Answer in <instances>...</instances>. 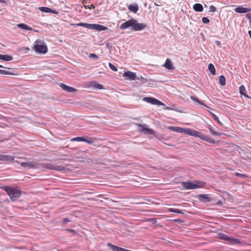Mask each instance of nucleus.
<instances>
[{"label": "nucleus", "mask_w": 251, "mask_h": 251, "mask_svg": "<svg viewBox=\"0 0 251 251\" xmlns=\"http://www.w3.org/2000/svg\"><path fill=\"white\" fill-rule=\"evenodd\" d=\"M147 25L144 23H139L138 21L134 18L126 21L120 25L121 29H125L131 27L133 31H140L147 27Z\"/></svg>", "instance_id": "obj_1"}, {"label": "nucleus", "mask_w": 251, "mask_h": 251, "mask_svg": "<svg viewBox=\"0 0 251 251\" xmlns=\"http://www.w3.org/2000/svg\"><path fill=\"white\" fill-rule=\"evenodd\" d=\"M2 188L7 192L12 201H16L20 197L22 194V191L21 190L14 189L9 186H4Z\"/></svg>", "instance_id": "obj_2"}, {"label": "nucleus", "mask_w": 251, "mask_h": 251, "mask_svg": "<svg viewBox=\"0 0 251 251\" xmlns=\"http://www.w3.org/2000/svg\"><path fill=\"white\" fill-rule=\"evenodd\" d=\"M75 25L83 26L88 29H93L99 31L105 30L108 29V28L105 26L96 24H87L84 23H79L75 24Z\"/></svg>", "instance_id": "obj_3"}, {"label": "nucleus", "mask_w": 251, "mask_h": 251, "mask_svg": "<svg viewBox=\"0 0 251 251\" xmlns=\"http://www.w3.org/2000/svg\"><path fill=\"white\" fill-rule=\"evenodd\" d=\"M33 49L36 53L39 54H45L48 50L46 45H44L41 40L38 39L35 42Z\"/></svg>", "instance_id": "obj_4"}, {"label": "nucleus", "mask_w": 251, "mask_h": 251, "mask_svg": "<svg viewBox=\"0 0 251 251\" xmlns=\"http://www.w3.org/2000/svg\"><path fill=\"white\" fill-rule=\"evenodd\" d=\"M204 184V182L201 181L197 182L196 183H194L191 181L183 182L182 183V187L186 189H194L199 188H201Z\"/></svg>", "instance_id": "obj_5"}, {"label": "nucleus", "mask_w": 251, "mask_h": 251, "mask_svg": "<svg viewBox=\"0 0 251 251\" xmlns=\"http://www.w3.org/2000/svg\"><path fill=\"white\" fill-rule=\"evenodd\" d=\"M43 168L50 170H54L58 172H63L66 170V167L62 165H57L55 164L44 163Z\"/></svg>", "instance_id": "obj_6"}, {"label": "nucleus", "mask_w": 251, "mask_h": 251, "mask_svg": "<svg viewBox=\"0 0 251 251\" xmlns=\"http://www.w3.org/2000/svg\"><path fill=\"white\" fill-rule=\"evenodd\" d=\"M220 238L225 241H228L231 244H233L234 245H239L241 243L240 239L233 238L230 236H228L226 234L224 233L220 234L219 235Z\"/></svg>", "instance_id": "obj_7"}, {"label": "nucleus", "mask_w": 251, "mask_h": 251, "mask_svg": "<svg viewBox=\"0 0 251 251\" xmlns=\"http://www.w3.org/2000/svg\"><path fill=\"white\" fill-rule=\"evenodd\" d=\"M137 126L138 127V131L140 132H143L146 134H150L154 135L155 131L151 128H147L145 126L146 125H143L141 124H136Z\"/></svg>", "instance_id": "obj_8"}, {"label": "nucleus", "mask_w": 251, "mask_h": 251, "mask_svg": "<svg viewBox=\"0 0 251 251\" xmlns=\"http://www.w3.org/2000/svg\"><path fill=\"white\" fill-rule=\"evenodd\" d=\"M21 166L22 167L29 169H37L39 167V164L34 161L21 162Z\"/></svg>", "instance_id": "obj_9"}, {"label": "nucleus", "mask_w": 251, "mask_h": 251, "mask_svg": "<svg viewBox=\"0 0 251 251\" xmlns=\"http://www.w3.org/2000/svg\"><path fill=\"white\" fill-rule=\"evenodd\" d=\"M143 100L152 104H156L157 105H165V104L162 102L152 97H144L143 98Z\"/></svg>", "instance_id": "obj_10"}, {"label": "nucleus", "mask_w": 251, "mask_h": 251, "mask_svg": "<svg viewBox=\"0 0 251 251\" xmlns=\"http://www.w3.org/2000/svg\"><path fill=\"white\" fill-rule=\"evenodd\" d=\"M59 86L64 91L70 92V93H74L76 92L77 90L75 88L68 86L66 85L64 83H61L59 84Z\"/></svg>", "instance_id": "obj_11"}, {"label": "nucleus", "mask_w": 251, "mask_h": 251, "mask_svg": "<svg viewBox=\"0 0 251 251\" xmlns=\"http://www.w3.org/2000/svg\"><path fill=\"white\" fill-rule=\"evenodd\" d=\"M198 199L203 202L212 201V199L210 198L208 194H200L198 196Z\"/></svg>", "instance_id": "obj_12"}, {"label": "nucleus", "mask_w": 251, "mask_h": 251, "mask_svg": "<svg viewBox=\"0 0 251 251\" xmlns=\"http://www.w3.org/2000/svg\"><path fill=\"white\" fill-rule=\"evenodd\" d=\"M123 76L127 77L131 80H136L137 78L136 73L130 71L125 72L123 74Z\"/></svg>", "instance_id": "obj_13"}, {"label": "nucleus", "mask_w": 251, "mask_h": 251, "mask_svg": "<svg viewBox=\"0 0 251 251\" xmlns=\"http://www.w3.org/2000/svg\"><path fill=\"white\" fill-rule=\"evenodd\" d=\"M234 11L238 13H245L251 11V8L238 6L234 9Z\"/></svg>", "instance_id": "obj_14"}, {"label": "nucleus", "mask_w": 251, "mask_h": 251, "mask_svg": "<svg viewBox=\"0 0 251 251\" xmlns=\"http://www.w3.org/2000/svg\"><path fill=\"white\" fill-rule=\"evenodd\" d=\"M107 246L109 247L112 251H128V250L112 245L111 243H108Z\"/></svg>", "instance_id": "obj_15"}, {"label": "nucleus", "mask_w": 251, "mask_h": 251, "mask_svg": "<svg viewBox=\"0 0 251 251\" xmlns=\"http://www.w3.org/2000/svg\"><path fill=\"white\" fill-rule=\"evenodd\" d=\"M14 157L9 155L0 154V161H5L11 162L14 161Z\"/></svg>", "instance_id": "obj_16"}, {"label": "nucleus", "mask_w": 251, "mask_h": 251, "mask_svg": "<svg viewBox=\"0 0 251 251\" xmlns=\"http://www.w3.org/2000/svg\"><path fill=\"white\" fill-rule=\"evenodd\" d=\"M163 66L169 70H172L174 69L171 60L168 58L166 59V62Z\"/></svg>", "instance_id": "obj_17"}, {"label": "nucleus", "mask_w": 251, "mask_h": 251, "mask_svg": "<svg viewBox=\"0 0 251 251\" xmlns=\"http://www.w3.org/2000/svg\"><path fill=\"white\" fill-rule=\"evenodd\" d=\"M246 91L245 87L244 85H242L239 87V93L241 95L244 96L247 98L251 99V97L247 95L245 92Z\"/></svg>", "instance_id": "obj_18"}, {"label": "nucleus", "mask_w": 251, "mask_h": 251, "mask_svg": "<svg viewBox=\"0 0 251 251\" xmlns=\"http://www.w3.org/2000/svg\"><path fill=\"white\" fill-rule=\"evenodd\" d=\"M0 59L5 61H10L13 60V57L10 55L0 54Z\"/></svg>", "instance_id": "obj_19"}, {"label": "nucleus", "mask_w": 251, "mask_h": 251, "mask_svg": "<svg viewBox=\"0 0 251 251\" xmlns=\"http://www.w3.org/2000/svg\"><path fill=\"white\" fill-rule=\"evenodd\" d=\"M168 128L173 131H175V132H176L177 133H183L184 128L177 127V126H170L168 127Z\"/></svg>", "instance_id": "obj_20"}, {"label": "nucleus", "mask_w": 251, "mask_h": 251, "mask_svg": "<svg viewBox=\"0 0 251 251\" xmlns=\"http://www.w3.org/2000/svg\"><path fill=\"white\" fill-rule=\"evenodd\" d=\"M201 139L211 144H215L216 143L215 140H214L213 138L203 134H202Z\"/></svg>", "instance_id": "obj_21"}, {"label": "nucleus", "mask_w": 251, "mask_h": 251, "mask_svg": "<svg viewBox=\"0 0 251 251\" xmlns=\"http://www.w3.org/2000/svg\"><path fill=\"white\" fill-rule=\"evenodd\" d=\"M193 9L197 12H202L203 10L202 5L201 3H196L193 5Z\"/></svg>", "instance_id": "obj_22"}, {"label": "nucleus", "mask_w": 251, "mask_h": 251, "mask_svg": "<svg viewBox=\"0 0 251 251\" xmlns=\"http://www.w3.org/2000/svg\"><path fill=\"white\" fill-rule=\"evenodd\" d=\"M128 9L134 12V13H136L138 10H139V7H138V6L137 4H130L128 6Z\"/></svg>", "instance_id": "obj_23"}, {"label": "nucleus", "mask_w": 251, "mask_h": 251, "mask_svg": "<svg viewBox=\"0 0 251 251\" xmlns=\"http://www.w3.org/2000/svg\"><path fill=\"white\" fill-rule=\"evenodd\" d=\"M17 26L23 29H25L27 30H32V28L31 27L23 23L18 24Z\"/></svg>", "instance_id": "obj_24"}, {"label": "nucleus", "mask_w": 251, "mask_h": 251, "mask_svg": "<svg viewBox=\"0 0 251 251\" xmlns=\"http://www.w3.org/2000/svg\"><path fill=\"white\" fill-rule=\"evenodd\" d=\"M202 135V134L200 132L192 129V134L191 135V136H193L194 137H197L200 138L201 139Z\"/></svg>", "instance_id": "obj_25"}, {"label": "nucleus", "mask_w": 251, "mask_h": 251, "mask_svg": "<svg viewBox=\"0 0 251 251\" xmlns=\"http://www.w3.org/2000/svg\"><path fill=\"white\" fill-rule=\"evenodd\" d=\"M208 128L209 129L210 133L214 135L220 136L222 134L220 132L214 131L213 128L210 126H208Z\"/></svg>", "instance_id": "obj_26"}, {"label": "nucleus", "mask_w": 251, "mask_h": 251, "mask_svg": "<svg viewBox=\"0 0 251 251\" xmlns=\"http://www.w3.org/2000/svg\"><path fill=\"white\" fill-rule=\"evenodd\" d=\"M208 70L211 72V73L213 75H215L216 74V70L213 64L210 63L208 65Z\"/></svg>", "instance_id": "obj_27"}, {"label": "nucleus", "mask_w": 251, "mask_h": 251, "mask_svg": "<svg viewBox=\"0 0 251 251\" xmlns=\"http://www.w3.org/2000/svg\"><path fill=\"white\" fill-rule=\"evenodd\" d=\"M219 82L222 86H225V85H226L225 77L223 75H220L219 76Z\"/></svg>", "instance_id": "obj_28"}, {"label": "nucleus", "mask_w": 251, "mask_h": 251, "mask_svg": "<svg viewBox=\"0 0 251 251\" xmlns=\"http://www.w3.org/2000/svg\"><path fill=\"white\" fill-rule=\"evenodd\" d=\"M38 9L42 12L45 13H50V12H52L51 9L47 7H40Z\"/></svg>", "instance_id": "obj_29"}, {"label": "nucleus", "mask_w": 251, "mask_h": 251, "mask_svg": "<svg viewBox=\"0 0 251 251\" xmlns=\"http://www.w3.org/2000/svg\"><path fill=\"white\" fill-rule=\"evenodd\" d=\"M92 83L93 84L92 86H93V87H94L96 89L100 90L104 88L103 86L100 84L96 83V82H92Z\"/></svg>", "instance_id": "obj_30"}, {"label": "nucleus", "mask_w": 251, "mask_h": 251, "mask_svg": "<svg viewBox=\"0 0 251 251\" xmlns=\"http://www.w3.org/2000/svg\"><path fill=\"white\" fill-rule=\"evenodd\" d=\"M190 99L192 100H193L194 101L198 102V103H199L201 105H204V106L207 107V106L205 104H204L201 101L199 100L197 98H196L194 96H191Z\"/></svg>", "instance_id": "obj_31"}, {"label": "nucleus", "mask_w": 251, "mask_h": 251, "mask_svg": "<svg viewBox=\"0 0 251 251\" xmlns=\"http://www.w3.org/2000/svg\"><path fill=\"white\" fill-rule=\"evenodd\" d=\"M136 79L139 80L141 82V84L146 83L148 82V79L142 76H137Z\"/></svg>", "instance_id": "obj_32"}, {"label": "nucleus", "mask_w": 251, "mask_h": 251, "mask_svg": "<svg viewBox=\"0 0 251 251\" xmlns=\"http://www.w3.org/2000/svg\"><path fill=\"white\" fill-rule=\"evenodd\" d=\"M0 74L1 75H14L15 74L9 71L0 70Z\"/></svg>", "instance_id": "obj_33"}, {"label": "nucleus", "mask_w": 251, "mask_h": 251, "mask_svg": "<svg viewBox=\"0 0 251 251\" xmlns=\"http://www.w3.org/2000/svg\"><path fill=\"white\" fill-rule=\"evenodd\" d=\"M192 129L184 128L183 133L189 135H191L192 134Z\"/></svg>", "instance_id": "obj_34"}, {"label": "nucleus", "mask_w": 251, "mask_h": 251, "mask_svg": "<svg viewBox=\"0 0 251 251\" xmlns=\"http://www.w3.org/2000/svg\"><path fill=\"white\" fill-rule=\"evenodd\" d=\"M71 141H85L84 140V137H75V138H73L72 139H71Z\"/></svg>", "instance_id": "obj_35"}, {"label": "nucleus", "mask_w": 251, "mask_h": 251, "mask_svg": "<svg viewBox=\"0 0 251 251\" xmlns=\"http://www.w3.org/2000/svg\"><path fill=\"white\" fill-rule=\"evenodd\" d=\"M147 81H148L147 83H148V85L150 86H152L154 84V83L157 82V81L154 80L152 79H148Z\"/></svg>", "instance_id": "obj_36"}, {"label": "nucleus", "mask_w": 251, "mask_h": 251, "mask_svg": "<svg viewBox=\"0 0 251 251\" xmlns=\"http://www.w3.org/2000/svg\"><path fill=\"white\" fill-rule=\"evenodd\" d=\"M169 211L171 212H174L176 213H180V210L178 209H174V208H169Z\"/></svg>", "instance_id": "obj_37"}, {"label": "nucleus", "mask_w": 251, "mask_h": 251, "mask_svg": "<svg viewBox=\"0 0 251 251\" xmlns=\"http://www.w3.org/2000/svg\"><path fill=\"white\" fill-rule=\"evenodd\" d=\"M108 66H109V68L112 71H117V68L115 66H114L112 63H109Z\"/></svg>", "instance_id": "obj_38"}, {"label": "nucleus", "mask_w": 251, "mask_h": 251, "mask_svg": "<svg viewBox=\"0 0 251 251\" xmlns=\"http://www.w3.org/2000/svg\"><path fill=\"white\" fill-rule=\"evenodd\" d=\"M202 22L204 24H208L210 22L209 19L207 17H203L202 18Z\"/></svg>", "instance_id": "obj_39"}, {"label": "nucleus", "mask_w": 251, "mask_h": 251, "mask_svg": "<svg viewBox=\"0 0 251 251\" xmlns=\"http://www.w3.org/2000/svg\"><path fill=\"white\" fill-rule=\"evenodd\" d=\"M211 114L213 117L214 118L215 120H216L219 124L222 125V123L219 121V118L215 114L211 113Z\"/></svg>", "instance_id": "obj_40"}, {"label": "nucleus", "mask_w": 251, "mask_h": 251, "mask_svg": "<svg viewBox=\"0 0 251 251\" xmlns=\"http://www.w3.org/2000/svg\"><path fill=\"white\" fill-rule=\"evenodd\" d=\"M84 140L85 141H83V142H87L90 144H92L94 142V140L92 138H90V139H87L86 138H84Z\"/></svg>", "instance_id": "obj_41"}, {"label": "nucleus", "mask_w": 251, "mask_h": 251, "mask_svg": "<svg viewBox=\"0 0 251 251\" xmlns=\"http://www.w3.org/2000/svg\"><path fill=\"white\" fill-rule=\"evenodd\" d=\"M216 11V8L213 5H211L209 7L210 12H215Z\"/></svg>", "instance_id": "obj_42"}, {"label": "nucleus", "mask_w": 251, "mask_h": 251, "mask_svg": "<svg viewBox=\"0 0 251 251\" xmlns=\"http://www.w3.org/2000/svg\"><path fill=\"white\" fill-rule=\"evenodd\" d=\"M65 230L70 232L71 233L73 234V235H75L76 234V231L74 229H65Z\"/></svg>", "instance_id": "obj_43"}, {"label": "nucleus", "mask_w": 251, "mask_h": 251, "mask_svg": "<svg viewBox=\"0 0 251 251\" xmlns=\"http://www.w3.org/2000/svg\"><path fill=\"white\" fill-rule=\"evenodd\" d=\"M246 17L249 19L250 25H251V12L246 14Z\"/></svg>", "instance_id": "obj_44"}, {"label": "nucleus", "mask_w": 251, "mask_h": 251, "mask_svg": "<svg viewBox=\"0 0 251 251\" xmlns=\"http://www.w3.org/2000/svg\"><path fill=\"white\" fill-rule=\"evenodd\" d=\"M89 57L93 58L94 59H96L98 58V56L95 53H90L89 55Z\"/></svg>", "instance_id": "obj_45"}, {"label": "nucleus", "mask_w": 251, "mask_h": 251, "mask_svg": "<svg viewBox=\"0 0 251 251\" xmlns=\"http://www.w3.org/2000/svg\"><path fill=\"white\" fill-rule=\"evenodd\" d=\"M235 176H240L242 178H244L246 176L245 175L241 174H240V173H237V172L235 173Z\"/></svg>", "instance_id": "obj_46"}, {"label": "nucleus", "mask_w": 251, "mask_h": 251, "mask_svg": "<svg viewBox=\"0 0 251 251\" xmlns=\"http://www.w3.org/2000/svg\"><path fill=\"white\" fill-rule=\"evenodd\" d=\"M86 8H89V9H92V8H95V6L93 4H91V5H87L85 6Z\"/></svg>", "instance_id": "obj_47"}, {"label": "nucleus", "mask_w": 251, "mask_h": 251, "mask_svg": "<svg viewBox=\"0 0 251 251\" xmlns=\"http://www.w3.org/2000/svg\"><path fill=\"white\" fill-rule=\"evenodd\" d=\"M63 223H67L68 222H70V220L68 218H64L63 221H62Z\"/></svg>", "instance_id": "obj_48"}, {"label": "nucleus", "mask_w": 251, "mask_h": 251, "mask_svg": "<svg viewBox=\"0 0 251 251\" xmlns=\"http://www.w3.org/2000/svg\"><path fill=\"white\" fill-rule=\"evenodd\" d=\"M165 109H166V110H174L172 107H169V106H166L165 108Z\"/></svg>", "instance_id": "obj_49"}, {"label": "nucleus", "mask_w": 251, "mask_h": 251, "mask_svg": "<svg viewBox=\"0 0 251 251\" xmlns=\"http://www.w3.org/2000/svg\"><path fill=\"white\" fill-rule=\"evenodd\" d=\"M175 222H178V223H181L182 221L180 220V219H175L174 220Z\"/></svg>", "instance_id": "obj_50"}, {"label": "nucleus", "mask_w": 251, "mask_h": 251, "mask_svg": "<svg viewBox=\"0 0 251 251\" xmlns=\"http://www.w3.org/2000/svg\"><path fill=\"white\" fill-rule=\"evenodd\" d=\"M216 204L217 205H221L222 204V202L221 201H218Z\"/></svg>", "instance_id": "obj_51"}, {"label": "nucleus", "mask_w": 251, "mask_h": 251, "mask_svg": "<svg viewBox=\"0 0 251 251\" xmlns=\"http://www.w3.org/2000/svg\"><path fill=\"white\" fill-rule=\"evenodd\" d=\"M50 13H53V14H58V12H57L55 10L52 9V12H50Z\"/></svg>", "instance_id": "obj_52"}, {"label": "nucleus", "mask_w": 251, "mask_h": 251, "mask_svg": "<svg viewBox=\"0 0 251 251\" xmlns=\"http://www.w3.org/2000/svg\"><path fill=\"white\" fill-rule=\"evenodd\" d=\"M216 44L218 45V46H221V42L220 41H216L215 42Z\"/></svg>", "instance_id": "obj_53"}, {"label": "nucleus", "mask_w": 251, "mask_h": 251, "mask_svg": "<svg viewBox=\"0 0 251 251\" xmlns=\"http://www.w3.org/2000/svg\"><path fill=\"white\" fill-rule=\"evenodd\" d=\"M248 34H249V36H250V38L251 39V30H249L248 31Z\"/></svg>", "instance_id": "obj_54"}, {"label": "nucleus", "mask_w": 251, "mask_h": 251, "mask_svg": "<svg viewBox=\"0 0 251 251\" xmlns=\"http://www.w3.org/2000/svg\"><path fill=\"white\" fill-rule=\"evenodd\" d=\"M0 68H6V67H3V66L0 65ZM7 69H10V68H7Z\"/></svg>", "instance_id": "obj_55"}, {"label": "nucleus", "mask_w": 251, "mask_h": 251, "mask_svg": "<svg viewBox=\"0 0 251 251\" xmlns=\"http://www.w3.org/2000/svg\"><path fill=\"white\" fill-rule=\"evenodd\" d=\"M25 49V50H28H28H30L29 48H28V47H26Z\"/></svg>", "instance_id": "obj_56"}, {"label": "nucleus", "mask_w": 251, "mask_h": 251, "mask_svg": "<svg viewBox=\"0 0 251 251\" xmlns=\"http://www.w3.org/2000/svg\"><path fill=\"white\" fill-rule=\"evenodd\" d=\"M183 211L184 210H180V214H183Z\"/></svg>", "instance_id": "obj_57"}, {"label": "nucleus", "mask_w": 251, "mask_h": 251, "mask_svg": "<svg viewBox=\"0 0 251 251\" xmlns=\"http://www.w3.org/2000/svg\"><path fill=\"white\" fill-rule=\"evenodd\" d=\"M147 201L149 202H151V200L149 199V200H147Z\"/></svg>", "instance_id": "obj_58"}, {"label": "nucleus", "mask_w": 251, "mask_h": 251, "mask_svg": "<svg viewBox=\"0 0 251 251\" xmlns=\"http://www.w3.org/2000/svg\"><path fill=\"white\" fill-rule=\"evenodd\" d=\"M15 162H17V163H20V162H19V161H15Z\"/></svg>", "instance_id": "obj_59"}]
</instances>
